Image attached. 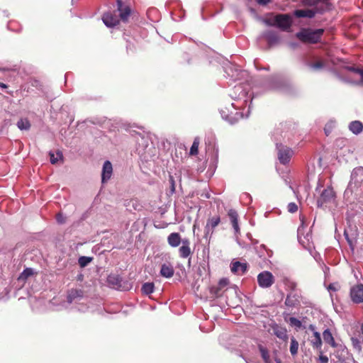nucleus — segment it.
<instances>
[{"instance_id": "nucleus-1", "label": "nucleus", "mask_w": 363, "mask_h": 363, "mask_svg": "<svg viewBox=\"0 0 363 363\" xmlns=\"http://www.w3.org/2000/svg\"><path fill=\"white\" fill-rule=\"evenodd\" d=\"M262 21L266 26L277 27L283 31H289L293 22L290 14L274 13H267Z\"/></svg>"}, {"instance_id": "nucleus-2", "label": "nucleus", "mask_w": 363, "mask_h": 363, "mask_svg": "<svg viewBox=\"0 0 363 363\" xmlns=\"http://www.w3.org/2000/svg\"><path fill=\"white\" fill-rule=\"evenodd\" d=\"M323 33V29H302L296 33V37L303 42L315 43L319 40Z\"/></svg>"}, {"instance_id": "nucleus-3", "label": "nucleus", "mask_w": 363, "mask_h": 363, "mask_svg": "<svg viewBox=\"0 0 363 363\" xmlns=\"http://www.w3.org/2000/svg\"><path fill=\"white\" fill-rule=\"evenodd\" d=\"M335 199V194L332 187H327L323 189L317 199V206L323 207L325 205L333 203Z\"/></svg>"}, {"instance_id": "nucleus-4", "label": "nucleus", "mask_w": 363, "mask_h": 363, "mask_svg": "<svg viewBox=\"0 0 363 363\" xmlns=\"http://www.w3.org/2000/svg\"><path fill=\"white\" fill-rule=\"evenodd\" d=\"M277 149L279 162L283 164H288L294 155L293 150L281 144H277Z\"/></svg>"}, {"instance_id": "nucleus-5", "label": "nucleus", "mask_w": 363, "mask_h": 363, "mask_svg": "<svg viewBox=\"0 0 363 363\" xmlns=\"http://www.w3.org/2000/svg\"><path fill=\"white\" fill-rule=\"evenodd\" d=\"M302 4L305 6L312 7L318 12L323 13L329 9V4L325 0H302Z\"/></svg>"}, {"instance_id": "nucleus-6", "label": "nucleus", "mask_w": 363, "mask_h": 363, "mask_svg": "<svg viewBox=\"0 0 363 363\" xmlns=\"http://www.w3.org/2000/svg\"><path fill=\"white\" fill-rule=\"evenodd\" d=\"M257 282L260 287L269 288L274 284V277L271 272L264 271L258 274Z\"/></svg>"}, {"instance_id": "nucleus-7", "label": "nucleus", "mask_w": 363, "mask_h": 363, "mask_svg": "<svg viewBox=\"0 0 363 363\" xmlns=\"http://www.w3.org/2000/svg\"><path fill=\"white\" fill-rule=\"evenodd\" d=\"M298 239L303 247H309L312 240L311 228H298Z\"/></svg>"}, {"instance_id": "nucleus-8", "label": "nucleus", "mask_w": 363, "mask_h": 363, "mask_svg": "<svg viewBox=\"0 0 363 363\" xmlns=\"http://www.w3.org/2000/svg\"><path fill=\"white\" fill-rule=\"evenodd\" d=\"M350 296L353 302L359 303L363 302V285L358 284L350 290Z\"/></svg>"}, {"instance_id": "nucleus-9", "label": "nucleus", "mask_w": 363, "mask_h": 363, "mask_svg": "<svg viewBox=\"0 0 363 363\" xmlns=\"http://www.w3.org/2000/svg\"><path fill=\"white\" fill-rule=\"evenodd\" d=\"M113 173V167L109 161H106L104 163L101 173V181L103 183L106 182L110 179Z\"/></svg>"}, {"instance_id": "nucleus-10", "label": "nucleus", "mask_w": 363, "mask_h": 363, "mask_svg": "<svg viewBox=\"0 0 363 363\" xmlns=\"http://www.w3.org/2000/svg\"><path fill=\"white\" fill-rule=\"evenodd\" d=\"M343 233L350 245L357 240L358 235L357 228H343Z\"/></svg>"}, {"instance_id": "nucleus-11", "label": "nucleus", "mask_w": 363, "mask_h": 363, "mask_svg": "<svg viewBox=\"0 0 363 363\" xmlns=\"http://www.w3.org/2000/svg\"><path fill=\"white\" fill-rule=\"evenodd\" d=\"M316 13H321L320 12H318L313 9H301V10H296L294 11V15L298 18H313Z\"/></svg>"}, {"instance_id": "nucleus-12", "label": "nucleus", "mask_w": 363, "mask_h": 363, "mask_svg": "<svg viewBox=\"0 0 363 363\" xmlns=\"http://www.w3.org/2000/svg\"><path fill=\"white\" fill-rule=\"evenodd\" d=\"M102 20L104 24L108 27H113L119 23L118 18L111 13H104Z\"/></svg>"}, {"instance_id": "nucleus-13", "label": "nucleus", "mask_w": 363, "mask_h": 363, "mask_svg": "<svg viewBox=\"0 0 363 363\" xmlns=\"http://www.w3.org/2000/svg\"><path fill=\"white\" fill-rule=\"evenodd\" d=\"M231 272L238 274H242L247 270V264L240 262H235L231 264Z\"/></svg>"}, {"instance_id": "nucleus-14", "label": "nucleus", "mask_w": 363, "mask_h": 363, "mask_svg": "<svg viewBox=\"0 0 363 363\" xmlns=\"http://www.w3.org/2000/svg\"><path fill=\"white\" fill-rule=\"evenodd\" d=\"M273 333L279 339L286 340L288 339L287 330L283 327L275 325L272 327Z\"/></svg>"}, {"instance_id": "nucleus-15", "label": "nucleus", "mask_w": 363, "mask_h": 363, "mask_svg": "<svg viewBox=\"0 0 363 363\" xmlns=\"http://www.w3.org/2000/svg\"><path fill=\"white\" fill-rule=\"evenodd\" d=\"M221 116H222L223 118L228 121L231 124L235 123L240 118H242V113L235 112V113L233 116L232 113L229 115H225V111L223 110L221 111Z\"/></svg>"}, {"instance_id": "nucleus-16", "label": "nucleus", "mask_w": 363, "mask_h": 363, "mask_svg": "<svg viewBox=\"0 0 363 363\" xmlns=\"http://www.w3.org/2000/svg\"><path fill=\"white\" fill-rule=\"evenodd\" d=\"M263 37L267 40L269 44L274 45L279 42V38L276 32L269 30L263 33Z\"/></svg>"}, {"instance_id": "nucleus-17", "label": "nucleus", "mask_w": 363, "mask_h": 363, "mask_svg": "<svg viewBox=\"0 0 363 363\" xmlns=\"http://www.w3.org/2000/svg\"><path fill=\"white\" fill-rule=\"evenodd\" d=\"M174 268L169 264H164L161 267L160 274L165 278H170L174 275Z\"/></svg>"}, {"instance_id": "nucleus-18", "label": "nucleus", "mask_w": 363, "mask_h": 363, "mask_svg": "<svg viewBox=\"0 0 363 363\" xmlns=\"http://www.w3.org/2000/svg\"><path fill=\"white\" fill-rule=\"evenodd\" d=\"M349 129L352 133L358 135L363 130V124L359 121H354L350 123Z\"/></svg>"}, {"instance_id": "nucleus-19", "label": "nucleus", "mask_w": 363, "mask_h": 363, "mask_svg": "<svg viewBox=\"0 0 363 363\" xmlns=\"http://www.w3.org/2000/svg\"><path fill=\"white\" fill-rule=\"evenodd\" d=\"M300 303L299 296L295 293H290L285 301V303L288 306H295Z\"/></svg>"}, {"instance_id": "nucleus-20", "label": "nucleus", "mask_w": 363, "mask_h": 363, "mask_svg": "<svg viewBox=\"0 0 363 363\" xmlns=\"http://www.w3.org/2000/svg\"><path fill=\"white\" fill-rule=\"evenodd\" d=\"M307 66L313 71H319L325 67V62L322 60H317L315 62H308Z\"/></svg>"}, {"instance_id": "nucleus-21", "label": "nucleus", "mask_w": 363, "mask_h": 363, "mask_svg": "<svg viewBox=\"0 0 363 363\" xmlns=\"http://www.w3.org/2000/svg\"><path fill=\"white\" fill-rule=\"evenodd\" d=\"M310 342L314 348H320L322 341L320 333L314 331L313 335L310 337Z\"/></svg>"}, {"instance_id": "nucleus-22", "label": "nucleus", "mask_w": 363, "mask_h": 363, "mask_svg": "<svg viewBox=\"0 0 363 363\" xmlns=\"http://www.w3.org/2000/svg\"><path fill=\"white\" fill-rule=\"evenodd\" d=\"M118 5V9L120 10V16L123 21H126L128 16L130 14V9L129 7L126 6L124 9H122V2L121 0H118L117 1Z\"/></svg>"}, {"instance_id": "nucleus-23", "label": "nucleus", "mask_w": 363, "mask_h": 363, "mask_svg": "<svg viewBox=\"0 0 363 363\" xmlns=\"http://www.w3.org/2000/svg\"><path fill=\"white\" fill-rule=\"evenodd\" d=\"M182 246L179 248V253L182 257L186 258L191 254L189 242L188 240H183Z\"/></svg>"}, {"instance_id": "nucleus-24", "label": "nucleus", "mask_w": 363, "mask_h": 363, "mask_svg": "<svg viewBox=\"0 0 363 363\" xmlns=\"http://www.w3.org/2000/svg\"><path fill=\"white\" fill-rule=\"evenodd\" d=\"M323 337L324 341L333 347H335L337 346L336 342H335L333 336L330 330L326 329L325 330H324V332L323 333Z\"/></svg>"}, {"instance_id": "nucleus-25", "label": "nucleus", "mask_w": 363, "mask_h": 363, "mask_svg": "<svg viewBox=\"0 0 363 363\" xmlns=\"http://www.w3.org/2000/svg\"><path fill=\"white\" fill-rule=\"evenodd\" d=\"M181 242V238L178 233H171L168 237V243L172 247H177Z\"/></svg>"}, {"instance_id": "nucleus-26", "label": "nucleus", "mask_w": 363, "mask_h": 363, "mask_svg": "<svg viewBox=\"0 0 363 363\" xmlns=\"http://www.w3.org/2000/svg\"><path fill=\"white\" fill-rule=\"evenodd\" d=\"M228 216L230 220L233 227H238V214L233 210L230 209L228 212Z\"/></svg>"}, {"instance_id": "nucleus-27", "label": "nucleus", "mask_w": 363, "mask_h": 363, "mask_svg": "<svg viewBox=\"0 0 363 363\" xmlns=\"http://www.w3.org/2000/svg\"><path fill=\"white\" fill-rule=\"evenodd\" d=\"M82 296V291L78 289H72L69 291L67 295V301L69 303H72L74 299L77 297Z\"/></svg>"}, {"instance_id": "nucleus-28", "label": "nucleus", "mask_w": 363, "mask_h": 363, "mask_svg": "<svg viewBox=\"0 0 363 363\" xmlns=\"http://www.w3.org/2000/svg\"><path fill=\"white\" fill-rule=\"evenodd\" d=\"M17 126L20 130H28L30 127V122L27 119H21L17 122Z\"/></svg>"}, {"instance_id": "nucleus-29", "label": "nucleus", "mask_w": 363, "mask_h": 363, "mask_svg": "<svg viewBox=\"0 0 363 363\" xmlns=\"http://www.w3.org/2000/svg\"><path fill=\"white\" fill-rule=\"evenodd\" d=\"M298 342L294 337L291 339L290 352L292 355H295L298 352Z\"/></svg>"}, {"instance_id": "nucleus-30", "label": "nucleus", "mask_w": 363, "mask_h": 363, "mask_svg": "<svg viewBox=\"0 0 363 363\" xmlns=\"http://www.w3.org/2000/svg\"><path fill=\"white\" fill-rule=\"evenodd\" d=\"M142 291L145 294H150L154 291V284L152 283H145L143 285Z\"/></svg>"}, {"instance_id": "nucleus-31", "label": "nucleus", "mask_w": 363, "mask_h": 363, "mask_svg": "<svg viewBox=\"0 0 363 363\" xmlns=\"http://www.w3.org/2000/svg\"><path fill=\"white\" fill-rule=\"evenodd\" d=\"M125 205L127 208H129L130 210H131L130 208H133L134 210H139L140 207V203L135 199H131L128 201L127 203H125Z\"/></svg>"}, {"instance_id": "nucleus-32", "label": "nucleus", "mask_w": 363, "mask_h": 363, "mask_svg": "<svg viewBox=\"0 0 363 363\" xmlns=\"http://www.w3.org/2000/svg\"><path fill=\"white\" fill-rule=\"evenodd\" d=\"M199 140L198 138H195L193 144L190 149V154L191 155H196L198 154V149H199Z\"/></svg>"}, {"instance_id": "nucleus-33", "label": "nucleus", "mask_w": 363, "mask_h": 363, "mask_svg": "<svg viewBox=\"0 0 363 363\" xmlns=\"http://www.w3.org/2000/svg\"><path fill=\"white\" fill-rule=\"evenodd\" d=\"M259 351L261 352L262 357L263 358L265 363H270L269 355L267 349L262 346H259Z\"/></svg>"}, {"instance_id": "nucleus-34", "label": "nucleus", "mask_w": 363, "mask_h": 363, "mask_svg": "<svg viewBox=\"0 0 363 363\" xmlns=\"http://www.w3.org/2000/svg\"><path fill=\"white\" fill-rule=\"evenodd\" d=\"M91 257H84V256H82V257H80L79 258V264L82 267H86L89 263L91 262Z\"/></svg>"}, {"instance_id": "nucleus-35", "label": "nucleus", "mask_w": 363, "mask_h": 363, "mask_svg": "<svg viewBox=\"0 0 363 363\" xmlns=\"http://www.w3.org/2000/svg\"><path fill=\"white\" fill-rule=\"evenodd\" d=\"M33 274V271L32 269L28 268L26 269L20 275L19 279H26L30 276Z\"/></svg>"}, {"instance_id": "nucleus-36", "label": "nucleus", "mask_w": 363, "mask_h": 363, "mask_svg": "<svg viewBox=\"0 0 363 363\" xmlns=\"http://www.w3.org/2000/svg\"><path fill=\"white\" fill-rule=\"evenodd\" d=\"M210 291L215 297H219L222 295V289L218 286H212Z\"/></svg>"}, {"instance_id": "nucleus-37", "label": "nucleus", "mask_w": 363, "mask_h": 363, "mask_svg": "<svg viewBox=\"0 0 363 363\" xmlns=\"http://www.w3.org/2000/svg\"><path fill=\"white\" fill-rule=\"evenodd\" d=\"M50 162L52 164H55L59 160V159H61L62 154H61V152H59L57 153V156H55L54 155V153L50 152Z\"/></svg>"}, {"instance_id": "nucleus-38", "label": "nucleus", "mask_w": 363, "mask_h": 363, "mask_svg": "<svg viewBox=\"0 0 363 363\" xmlns=\"http://www.w3.org/2000/svg\"><path fill=\"white\" fill-rule=\"evenodd\" d=\"M351 341H352V346L354 347V348H355L358 351H360L362 349L360 341L357 338H355V337H352Z\"/></svg>"}, {"instance_id": "nucleus-39", "label": "nucleus", "mask_w": 363, "mask_h": 363, "mask_svg": "<svg viewBox=\"0 0 363 363\" xmlns=\"http://www.w3.org/2000/svg\"><path fill=\"white\" fill-rule=\"evenodd\" d=\"M289 323L291 325L300 328L301 326V322L294 317L289 318Z\"/></svg>"}, {"instance_id": "nucleus-40", "label": "nucleus", "mask_w": 363, "mask_h": 363, "mask_svg": "<svg viewBox=\"0 0 363 363\" xmlns=\"http://www.w3.org/2000/svg\"><path fill=\"white\" fill-rule=\"evenodd\" d=\"M56 220H57L58 224L62 225V224L65 223L66 217H65L62 213H58L56 216Z\"/></svg>"}, {"instance_id": "nucleus-41", "label": "nucleus", "mask_w": 363, "mask_h": 363, "mask_svg": "<svg viewBox=\"0 0 363 363\" xmlns=\"http://www.w3.org/2000/svg\"><path fill=\"white\" fill-rule=\"evenodd\" d=\"M288 211L290 213H295L298 211V206L295 203H289L288 205Z\"/></svg>"}, {"instance_id": "nucleus-42", "label": "nucleus", "mask_w": 363, "mask_h": 363, "mask_svg": "<svg viewBox=\"0 0 363 363\" xmlns=\"http://www.w3.org/2000/svg\"><path fill=\"white\" fill-rule=\"evenodd\" d=\"M348 69L352 72H354L357 74H359L361 76V78H363V69H362L350 67H348Z\"/></svg>"}, {"instance_id": "nucleus-43", "label": "nucleus", "mask_w": 363, "mask_h": 363, "mask_svg": "<svg viewBox=\"0 0 363 363\" xmlns=\"http://www.w3.org/2000/svg\"><path fill=\"white\" fill-rule=\"evenodd\" d=\"M229 281L227 279H222L220 280L218 286L221 289H223V288H225V286H227V285L228 284Z\"/></svg>"}, {"instance_id": "nucleus-44", "label": "nucleus", "mask_w": 363, "mask_h": 363, "mask_svg": "<svg viewBox=\"0 0 363 363\" xmlns=\"http://www.w3.org/2000/svg\"><path fill=\"white\" fill-rule=\"evenodd\" d=\"M211 222L212 227H216L220 223V218L219 217H213L211 219Z\"/></svg>"}, {"instance_id": "nucleus-45", "label": "nucleus", "mask_w": 363, "mask_h": 363, "mask_svg": "<svg viewBox=\"0 0 363 363\" xmlns=\"http://www.w3.org/2000/svg\"><path fill=\"white\" fill-rule=\"evenodd\" d=\"M319 360L321 362V363H328V357L325 355H320L319 357Z\"/></svg>"}, {"instance_id": "nucleus-46", "label": "nucleus", "mask_w": 363, "mask_h": 363, "mask_svg": "<svg viewBox=\"0 0 363 363\" xmlns=\"http://www.w3.org/2000/svg\"><path fill=\"white\" fill-rule=\"evenodd\" d=\"M257 2L262 6H265L271 2L272 0H256Z\"/></svg>"}, {"instance_id": "nucleus-47", "label": "nucleus", "mask_w": 363, "mask_h": 363, "mask_svg": "<svg viewBox=\"0 0 363 363\" xmlns=\"http://www.w3.org/2000/svg\"><path fill=\"white\" fill-rule=\"evenodd\" d=\"M329 290L336 291V287L334 284H330L328 286Z\"/></svg>"}, {"instance_id": "nucleus-48", "label": "nucleus", "mask_w": 363, "mask_h": 363, "mask_svg": "<svg viewBox=\"0 0 363 363\" xmlns=\"http://www.w3.org/2000/svg\"><path fill=\"white\" fill-rule=\"evenodd\" d=\"M357 84L359 86H363V78H361V79L357 83Z\"/></svg>"}, {"instance_id": "nucleus-49", "label": "nucleus", "mask_w": 363, "mask_h": 363, "mask_svg": "<svg viewBox=\"0 0 363 363\" xmlns=\"http://www.w3.org/2000/svg\"><path fill=\"white\" fill-rule=\"evenodd\" d=\"M0 87L6 89L7 88V86L4 83L0 82Z\"/></svg>"}, {"instance_id": "nucleus-50", "label": "nucleus", "mask_w": 363, "mask_h": 363, "mask_svg": "<svg viewBox=\"0 0 363 363\" xmlns=\"http://www.w3.org/2000/svg\"><path fill=\"white\" fill-rule=\"evenodd\" d=\"M235 91H240L241 89V86H235Z\"/></svg>"}, {"instance_id": "nucleus-51", "label": "nucleus", "mask_w": 363, "mask_h": 363, "mask_svg": "<svg viewBox=\"0 0 363 363\" xmlns=\"http://www.w3.org/2000/svg\"><path fill=\"white\" fill-rule=\"evenodd\" d=\"M115 279V277H108V281H109V282H111V281H112V279Z\"/></svg>"}, {"instance_id": "nucleus-52", "label": "nucleus", "mask_w": 363, "mask_h": 363, "mask_svg": "<svg viewBox=\"0 0 363 363\" xmlns=\"http://www.w3.org/2000/svg\"><path fill=\"white\" fill-rule=\"evenodd\" d=\"M361 330H362V334H363V323H362V326H361Z\"/></svg>"}, {"instance_id": "nucleus-53", "label": "nucleus", "mask_w": 363, "mask_h": 363, "mask_svg": "<svg viewBox=\"0 0 363 363\" xmlns=\"http://www.w3.org/2000/svg\"><path fill=\"white\" fill-rule=\"evenodd\" d=\"M235 230H236V232H238V230H239V228H235Z\"/></svg>"}]
</instances>
